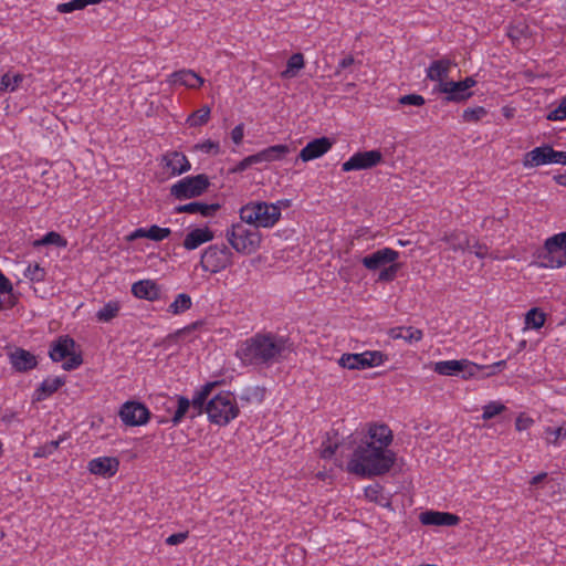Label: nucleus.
Listing matches in <instances>:
<instances>
[{
  "label": "nucleus",
  "instance_id": "obj_33",
  "mask_svg": "<svg viewBox=\"0 0 566 566\" xmlns=\"http://www.w3.org/2000/svg\"><path fill=\"white\" fill-rule=\"evenodd\" d=\"M441 240L449 244V248L454 252L465 251L470 248V238L468 233L463 231H453L444 234Z\"/></svg>",
  "mask_w": 566,
  "mask_h": 566
},
{
  "label": "nucleus",
  "instance_id": "obj_12",
  "mask_svg": "<svg viewBox=\"0 0 566 566\" xmlns=\"http://www.w3.org/2000/svg\"><path fill=\"white\" fill-rule=\"evenodd\" d=\"M120 420L128 427L143 426L148 422L150 411L138 401H126L119 409Z\"/></svg>",
  "mask_w": 566,
  "mask_h": 566
},
{
  "label": "nucleus",
  "instance_id": "obj_35",
  "mask_svg": "<svg viewBox=\"0 0 566 566\" xmlns=\"http://www.w3.org/2000/svg\"><path fill=\"white\" fill-rule=\"evenodd\" d=\"M382 485L374 483L365 488V496L370 502L388 507L390 506V501L382 495Z\"/></svg>",
  "mask_w": 566,
  "mask_h": 566
},
{
  "label": "nucleus",
  "instance_id": "obj_4",
  "mask_svg": "<svg viewBox=\"0 0 566 566\" xmlns=\"http://www.w3.org/2000/svg\"><path fill=\"white\" fill-rule=\"evenodd\" d=\"M240 218L256 229L271 228L280 220L281 209L274 203L249 202L240 209Z\"/></svg>",
  "mask_w": 566,
  "mask_h": 566
},
{
  "label": "nucleus",
  "instance_id": "obj_51",
  "mask_svg": "<svg viewBox=\"0 0 566 566\" xmlns=\"http://www.w3.org/2000/svg\"><path fill=\"white\" fill-rule=\"evenodd\" d=\"M59 444H60V440H52V441L39 447L34 452V457H36V458L48 457V455L52 454L59 448Z\"/></svg>",
  "mask_w": 566,
  "mask_h": 566
},
{
  "label": "nucleus",
  "instance_id": "obj_22",
  "mask_svg": "<svg viewBox=\"0 0 566 566\" xmlns=\"http://www.w3.org/2000/svg\"><path fill=\"white\" fill-rule=\"evenodd\" d=\"M163 163L174 176L185 174L191 168L186 155L176 150L166 153L163 156Z\"/></svg>",
  "mask_w": 566,
  "mask_h": 566
},
{
  "label": "nucleus",
  "instance_id": "obj_39",
  "mask_svg": "<svg viewBox=\"0 0 566 566\" xmlns=\"http://www.w3.org/2000/svg\"><path fill=\"white\" fill-rule=\"evenodd\" d=\"M210 107L203 106L200 109L193 112L189 117L187 118V123L191 127L202 126L208 123L210 118Z\"/></svg>",
  "mask_w": 566,
  "mask_h": 566
},
{
  "label": "nucleus",
  "instance_id": "obj_57",
  "mask_svg": "<svg viewBox=\"0 0 566 566\" xmlns=\"http://www.w3.org/2000/svg\"><path fill=\"white\" fill-rule=\"evenodd\" d=\"M244 137V125L241 123L237 125L231 132V139L234 144L239 145L242 143Z\"/></svg>",
  "mask_w": 566,
  "mask_h": 566
},
{
  "label": "nucleus",
  "instance_id": "obj_60",
  "mask_svg": "<svg viewBox=\"0 0 566 566\" xmlns=\"http://www.w3.org/2000/svg\"><path fill=\"white\" fill-rule=\"evenodd\" d=\"M203 325V322L202 321H197V322H193L191 324H189L188 326L179 329L177 332L178 335H182V334H189L191 333L192 331H196L198 329L199 327H201Z\"/></svg>",
  "mask_w": 566,
  "mask_h": 566
},
{
  "label": "nucleus",
  "instance_id": "obj_5",
  "mask_svg": "<svg viewBox=\"0 0 566 566\" xmlns=\"http://www.w3.org/2000/svg\"><path fill=\"white\" fill-rule=\"evenodd\" d=\"M206 412L212 423L228 424L239 415L235 396L230 391H222L213 396L206 406Z\"/></svg>",
  "mask_w": 566,
  "mask_h": 566
},
{
  "label": "nucleus",
  "instance_id": "obj_9",
  "mask_svg": "<svg viewBox=\"0 0 566 566\" xmlns=\"http://www.w3.org/2000/svg\"><path fill=\"white\" fill-rule=\"evenodd\" d=\"M233 253L224 244H212L201 254L200 265L203 271L218 273L232 264Z\"/></svg>",
  "mask_w": 566,
  "mask_h": 566
},
{
  "label": "nucleus",
  "instance_id": "obj_20",
  "mask_svg": "<svg viewBox=\"0 0 566 566\" xmlns=\"http://www.w3.org/2000/svg\"><path fill=\"white\" fill-rule=\"evenodd\" d=\"M437 91L446 94V102H464L472 96V92H467L458 81H448L438 84Z\"/></svg>",
  "mask_w": 566,
  "mask_h": 566
},
{
  "label": "nucleus",
  "instance_id": "obj_40",
  "mask_svg": "<svg viewBox=\"0 0 566 566\" xmlns=\"http://www.w3.org/2000/svg\"><path fill=\"white\" fill-rule=\"evenodd\" d=\"M118 312L119 304L117 302H108L96 313V317L99 322H109L117 316Z\"/></svg>",
  "mask_w": 566,
  "mask_h": 566
},
{
  "label": "nucleus",
  "instance_id": "obj_8",
  "mask_svg": "<svg viewBox=\"0 0 566 566\" xmlns=\"http://www.w3.org/2000/svg\"><path fill=\"white\" fill-rule=\"evenodd\" d=\"M210 186L207 175L200 174L180 179L170 187V195L178 200H186L201 196Z\"/></svg>",
  "mask_w": 566,
  "mask_h": 566
},
{
  "label": "nucleus",
  "instance_id": "obj_54",
  "mask_svg": "<svg viewBox=\"0 0 566 566\" xmlns=\"http://www.w3.org/2000/svg\"><path fill=\"white\" fill-rule=\"evenodd\" d=\"M399 103L402 105L421 106L424 104V98L418 94H408L399 98Z\"/></svg>",
  "mask_w": 566,
  "mask_h": 566
},
{
  "label": "nucleus",
  "instance_id": "obj_13",
  "mask_svg": "<svg viewBox=\"0 0 566 566\" xmlns=\"http://www.w3.org/2000/svg\"><path fill=\"white\" fill-rule=\"evenodd\" d=\"M382 161L380 150H366L354 154L342 165L343 171L366 170L376 167Z\"/></svg>",
  "mask_w": 566,
  "mask_h": 566
},
{
  "label": "nucleus",
  "instance_id": "obj_43",
  "mask_svg": "<svg viewBox=\"0 0 566 566\" xmlns=\"http://www.w3.org/2000/svg\"><path fill=\"white\" fill-rule=\"evenodd\" d=\"M544 432L547 443L556 447L559 446V439L566 438V429L564 428V426H560L558 428L547 427Z\"/></svg>",
  "mask_w": 566,
  "mask_h": 566
},
{
  "label": "nucleus",
  "instance_id": "obj_50",
  "mask_svg": "<svg viewBox=\"0 0 566 566\" xmlns=\"http://www.w3.org/2000/svg\"><path fill=\"white\" fill-rule=\"evenodd\" d=\"M546 118L548 120H563L566 119V96H564L559 103V105L551 111Z\"/></svg>",
  "mask_w": 566,
  "mask_h": 566
},
{
  "label": "nucleus",
  "instance_id": "obj_58",
  "mask_svg": "<svg viewBox=\"0 0 566 566\" xmlns=\"http://www.w3.org/2000/svg\"><path fill=\"white\" fill-rule=\"evenodd\" d=\"M533 419L528 417H523L522 415L516 418L515 428L517 431H523L528 429L533 424Z\"/></svg>",
  "mask_w": 566,
  "mask_h": 566
},
{
  "label": "nucleus",
  "instance_id": "obj_41",
  "mask_svg": "<svg viewBox=\"0 0 566 566\" xmlns=\"http://www.w3.org/2000/svg\"><path fill=\"white\" fill-rule=\"evenodd\" d=\"M189 410H190V400L184 396H177V409L171 418V422L175 426L180 423Z\"/></svg>",
  "mask_w": 566,
  "mask_h": 566
},
{
  "label": "nucleus",
  "instance_id": "obj_24",
  "mask_svg": "<svg viewBox=\"0 0 566 566\" xmlns=\"http://www.w3.org/2000/svg\"><path fill=\"white\" fill-rule=\"evenodd\" d=\"M213 238V232L209 228H196L186 234L182 245L186 250L190 251L211 241Z\"/></svg>",
  "mask_w": 566,
  "mask_h": 566
},
{
  "label": "nucleus",
  "instance_id": "obj_21",
  "mask_svg": "<svg viewBox=\"0 0 566 566\" xmlns=\"http://www.w3.org/2000/svg\"><path fill=\"white\" fill-rule=\"evenodd\" d=\"M454 65L455 63L448 57L434 60L427 70V78L438 82V84L447 83L448 81L446 80L449 76L451 67Z\"/></svg>",
  "mask_w": 566,
  "mask_h": 566
},
{
  "label": "nucleus",
  "instance_id": "obj_30",
  "mask_svg": "<svg viewBox=\"0 0 566 566\" xmlns=\"http://www.w3.org/2000/svg\"><path fill=\"white\" fill-rule=\"evenodd\" d=\"M65 379L63 377L46 378L42 381L40 387L34 392V400L42 401L54 392H56L63 385Z\"/></svg>",
  "mask_w": 566,
  "mask_h": 566
},
{
  "label": "nucleus",
  "instance_id": "obj_18",
  "mask_svg": "<svg viewBox=\"0 0 566 566\" xmlns=\"http://www.w3.org/2000/svg\"><path fill=\"white\" fill-rule=\"evenodd\" d=\"M221 209L220 203H206L201 201H192L186 205L177 206L175 213H199L205 218L213 217Z\"/></svg>",
  "mask_w": 566,
  "mask_h": 566
},
{
  "label": "nucleus",
  "instance_id": "obj_15",
  "mask_svg": "<svg viewBox=\"0 0 566 566\" xmlns=\"http://www.w3.org/2000/svg\"><path fill=\"white\" fill-rule=\"evenodd\" d=\"M333 146L328 137L315 138L300 151L298 158L303 161H310L325 155Z\"/></svg>",
  "mask_w": 566,
  "mask_h": 566
},
{
  "label": "nucleus",
  "instance_id": "obj_37",
  "mask_svg": "<svg viewBox=\"0 0 566 566\" xmlns=\"http://www.w3.org/2000/svg\"><path fill=\"white\" fill-rule=\"evenodd\" d=\"M192 305L190 295L180 293L176 296L175 301L168 306V312L174 315H179L188 311Z\"/></svg>",
  "mask_w": 566,
  "mask_h": 566
},
{
  "label": "nucleus",
  "instance_id": "obj_55",
  "mask_svg": "<svg viewBox=\"0 0 566 566\" xmlns=\"http://www.w3.org/2000/svg\"><path fill=\"white\" fill-rule=\"evenodd\" d=\"M475 256L479 259H484L488 255L489 248L484 243H480L479 241H474L473 244L470 243L469 248Z\"/></svg>",
  "mask_w": 566,
  "mask_h": 566
},
{
  "label": "nucleus",
  "instance_id": "obj_1",
  "mask_svg": "<svg viewBox=\"0 0 566 566\" xmlns=\"http://www.w3.org/2000/svg\"><path fill=\"white\" fill-rule=\"evenodd\" d=\"M287 339L272 333H258L241 343L237 356L243 365L270 366L283 358Z\"/></svg>",
  "mask_w": 566,
  "mask_h": 566
},
{
  "label": "nucleus",
  "instance_id": "obj_6",
  "mask_svg": "<svg viewBox=\"0 0 566 566\" xmlns=\"http://www.w3.org/2000/svg\"><path fill=\"white\" fill-rule=\"evenodd\" d=\"M76 343L69 335L60 336L50 346V358L53 361L64 360L62 367L64 370H74L83 364L81 352H75Z\"/></svg>",
  "mask_w": 566,
  "mask_h": 566
},
{
  "label": "nucleus",
  "instance_id": "obj_38",
  "mask_svg": "<svg viewBox=\"0 0 566 566\" xmlns=\"http://www.w3.org/2000/svg\"><path fill=\"white\" fill-rule=\"evenodd\" d=\"M546 321V315L539 308L534 307L531 308L525 315V324L527 327L539 329L544 326Z\"/></svg>",
  "mask_w": 566,
  "mask_h": 566
},
{
  "label": "nucleus",
  "instance_id": "obj_23",
  "mask_svg": "<svg viewBox=\"0 0 566 566\" xmlns=\"http://www.w3.org/2000/svg\"><path fill=\"white\" fill-rule=\"evenodd\" d=\"M134 296L147 301H156L160 297V287L151 280H142L133 284Z\"/></svg>",
  "mask_w": 566,
  "mask_h": 566
},
{
  "label": "nucleus",
  "instance_id": "obj_36",
  "mask_svg": "<svg viewBox=\"0 0 566 566\" xmlns=\"http://www.w3.org/2000/svg\"><path fill=\"white\" fill-rule=\"evenodd\" d=\"M304 67V56L302 53H294L286 63V69L281 73L283 78L296 76L297 72Z\"/></svg>",
  "mask_w": 566,
  "mask_h": 566
},
{
  "label": "nucleus",
  "instance_id": "obj_29",
  "mask_svg": "<svg viewBox=\"0 0 566 566\" xmlns=\"http://www.w3.org/2000/svg\"><path fill=\"white\" fill-rule=\"evenodd\" d=\"M18 303V297L13 293L12 283L0 271V311L10 310Z\"/></svg>",
  "mask_w": 566,
  "mask_h": 566
},
{
  "label": "nucleus",
  "instance_id": "obj_11",
  "mask_svg": "<svg viewBox=\"0 0 566 566\" xmlns=\"http://www.w3.org/2000/svg\"><path fill=\"white\" fill-rule=\"evenodd\" d=\"M546 164L566 165V151H558L549 145H543L526 153L523 159L524 167H537Z\"/></svg>",
  "mask_w": 566,
  "mask_h": 566
},
{
  "label": "nucleus",
  "instance_id": "obj_59",
  "mask_svg": "<svg viewBox=\"0 0 566 566\" xmlns=\"http://www.w3.org/2000/svg\"><path fill=\"white\" fill-rule=\"evenodd\" d=\"M355 63V59L352 55H348L339 61L337 69L335 71V75H339L342 70H345L349 66H352Z\"/></svg>",
  "mask_w": 566,
  "mask_h": 566
},
{
  "label": "nucleus",
  "instance_id": "obj_46",
  "mask_svg": "<svg viewBox=\"0 0 566 566\" xmlns=\"http://www.w3.org/2000/svg\"><path fill=\"white\" fill-rule=\"evenodd\" d=\"M24 276L32 282H42L45 277V271L38 263L29 264L24 271Z\"/></svg>",
  "mask_w": 566,
  "mask_h": 566
},
{
  "label": "nucleus",
  "instance_id": "obj_61",
  "mask_svg": "<svg viewBox=\"0 0 566 566\" xmlns=\"http://www.w3.org/2000/svg\"><path fill=\"white\" fill-rule=\"evenodd\" d=\"M336 449H337V444H335V446H331V444H329V446L325 447V448L322 450V454H321V455H322V458H324V459H329V458H332V457L335 454Z\"/></svg>",
  "mask_w": 566,
  "mask_h": 566
},
{
  "label": "nucleus",
  "instance_id": "obj_2",
  "mask_svg": "<svg viewBox=\"0 0 566 566\" xmlns=\"http://www.w3.org/2000/svg\"><path fill=\"white\" fill-rule=\"evenodd\" d=\"M395 461L394 451L377 448L374 442H366L355 449L347 469L359 476L370 478L387 473Z\"/></svg>",
  "mask_w": 566,
  "mask_h": 566
},
{
  "label": "nucleus",
  "instance_id": "obj_16",
  "mask_svg": "<svg viewBox=\"0 0 566 566\" xmlns=\"http://www.w3.org/2000/svg\"><path fill=\"white\" fill-rule=\"evenodd\" d=\"M423 525L454 526L460 523V517L449 512L426 511L419 515Z\"/></svg>",
  "mask_w": 566,
  "mask_h": 566
},
{
  "label": "nucleus",
  "instance_id": "obj_63",
  "mask_svg": "<svg viewBox=\"0 0 566 566\" xmlns=\"http://www.w3.org/2000/svg\"><path fill=\"white\" fill-rule=\"evenodd\" d=\"M546 478H547L546 472L538 473L537 475L532 478V480L530 481V484L537 485V484L542 483Z\"/></svg>",
  "mask_w": 566,
  "mask_h": 566
},
{
  "label": "nucleus",
  "instance_id": "obj_64",
  "mask_svg": "<svg viewBox=\"0 0 566 566\" xmlns=\"http://www.w3.org/2000/svg\"><path fill=\"white\" fill-rule=\"evenodd\" d=\"M554 180L560 185L566 187V172L565 174H558L554 176Z\"/></svg>",
  "mask_w": 566,
  "mask_h": 566
},
{
  "label": "nucleus",
  "instance_id": "obj_52",
  "mask_svg": "<svg viewBox=\"0 0 566 566\" xmlns=\"http://www.w3.org/2000/svg\"><path fill=\"white\" fill-rule=\"evenodd\" d=\"M483 368V366L465 360V367L463 366V370L460 373H462L464 379H469L475 377Z\"/></svg>",
  "mask_w": 566,
  "mask_h": 566
},
{
  "label": "nucleus",
  "instance_id": "obj_48",
  "mask_svg": "<svg viewBox=\"0 0 566 566\" xmlns=\"http://www.w3.org/2000/svg\"><path fill=\"white\" fill-rule=\"evenodd\" d=\"M400 269L398 263H389L387 268H384L378 275V281L380 282H391L396 279L397 273Z\"/></svg>",
  "mask_w": 566,
  "mask_h": 566
},
{
  "label": "nucleus",
  "instance_id": "obj_42",
  "mask_svg": "<svg viewBox=\"0 0 566 566\" xmlns=\"http://www.w3.org/2000/svg\"><path fill=\"white\" fill-rule=\"evenodd\" d=\"M54 244L56 247H66V240L57 232L51 231L46 233L42 239L34 241V247Z\"/></svg>",
  "mask_w": 566,
  "mask_h": 566
},
{
  "label": "nucleus",
  "instance_id": "obj_45",
  "mask_svg": "<svg viewBox=\"0 0 566 566\" xmlns=\"http://www.w3.org/2000/svg\"><path fill=\"white\" fill-rule=\"evenodd\" d=\"M488 114L486 109L482 106L467 108L463 111L462 118L465 123H476Z\"/></svg>",
  "mask_w": 566,
  "mask_h": 566
},
{
  "label": "nucleus",
  "instance_id": "obj_17",
  "mask_svg": "<svg viewBox=\"0 0 566 566\" xmlns=\"http://www.w3.org/2000/svg\"><path fill=\"white\" fill-rule=\"evenodd\" d=\"M12 367L19 373H27L36 367V357L29 350L17 347L9 354Z\"/></svg>",
  "mask_w": 566,
  "mask_h": 566
},
{
  "label": "nucleus",
  "instance_id": "obj_27",
  "mask_svg": "<svg viewBox=\"0 0 566 566\" xmlns=\"http://www.w3.org/2000/svg\"><path fill=\"white\" fill-rule=\"evenodd\" d=\"M169 78L171 83H178L188 88H199L205 82V80L192 70L176 71L170 75Z\"/></svg>",
  "mask_w": 566,
  "mask_h": 566
},
{
  "label": "nucleus",
  "instance_id": "obj_47",
  "mask_svg": "<svg viewBox=\"0 0 566 566\" xmlns=\"http://www.w3.org/2000/svg\"><path fill=\"white\" fill-rule=\"evenodd\" d=\"M505 409H506V407L503 403L492 401V402L488 403L486 406H484L482 418L484 420H490V419L494 418L495 416L500 415L501 412H503Z\"/></svg>",
  "mask_w": 566,
  "mask_h": 566
},
{
  "label": "nucleus",
  "instance_id": "obj_56",
  "mask_svg": "<svg viewBox=\"0 0 566 566\" xmlns=\"http://www.w3.org/2000/svg\"><path fill=\"white\" fill-rule=\"evenodd\" d=\"M187 538H188V532H180V533L171 534L170 536H168L166 538L165 542L167 545L174 546V545H178V544L185 542Z\"/></svg>",
  "mask_w": 566,
  "mask_h": 566
},
{
  "label": "nucleus",
  "instance_id": "obj_31",
  "mask_svg": "<svg viewBox=\"0 0 566 566\" xmlns=\"http://www.w3.org/2000/svg\"><path fill=\"white\" fill-rule=\"evenodd\" d=\"M291 149L287 145H273L268 148L262 149L256 153V158L259 164L261 163H272L276 160L283 159L287 154H290Z\"/></svg>",
  "mask_w": 566,
  "mask_h": 566
},
{
  "label": "nucleus",
  "instance_id": "obj_32",
  "mask_svg": "<svg viewBox=\"0 0 566 566\" xmlns=\"http://www.w3.org/2000/svg\"><path fill=\"white\" fill-rule=\"evenodd\" d=\"M388 335L392 339H403L407 343L419 342L423 337V333L419 328H415L412 326L403 327H392L389 329Z\"/></svg>",
  "mask_w": 566,
  "mask_h": 566
},
{
  "label": "nucleus",
  "instance_id": "obj_28",
  "mask_svg": "<svg viewBox=\"0 0 566 566\" xmlns=\"http://www.w3.org/2000/svg\"><path fill=\"white\" fill-rule=\"evenodd\" d=\"M217 382H209L206 384L195 395L192 400L190 401V407L192 408L193 412L190 415V418H195L196 416L201 415L202 412H206V406L208 401L210 400V395L212 389Z\"/></svg>",
  "mask_w": 566,
  "mask_h": 566
},
{
  "label": "nucleus",
  "instance_id": "obj_3",
  "mask_svg": "<svg viewBox=\"0 0 566 566\" xmlns=\"http://www.w3.org/2000/svg\"><path fill=\"white\" fill-rule=\"evenodd\" d=\"M226 238L230 245L243 255L255 253L262 242V234L255 227H247L243 223H234L227 229Z\"/></svg>",
  "mask_w": 566,
  "mask_h": 566
},
{
  "label": "nucleus",
  "instance_id": "obj_7",
  "mask_svg": "<svg viewBox=\"0 0 566 566\" xmlns=\"http://www.w3.org/2000/svg\"><path fill=\"white\" fill-rule=\"evenodd\" d=\"M538 258L545 268L558 269L566 265V232L547 238Z\"/></svg>",
  "mask_w": 566,
  "mask_h": 566
},
{
  "label": "nucleus",
  "instance_id": "obj_53",
  "mask_svg": "<svg viewBox=\"0 0 566 566\" xmlns=\"http://www.w3.org/2000/svg\"><path fill=\"white\" fill-rule=\"evenodd\" d=\"M195 149L201 150V151H205L208 154L212 153V154L217 155L220 150V146H219V143L208 139V140H205L203 143L197 144L195 146Z\"/></svg>",
  "mask_w": 566,
  "mask_h": 566
},
{
  "label": "nucleus",
  "instance_id": "obj_62",
  "mask_svg": "<svg viewBox=\"0 0 566 566\" xmlns=\"http://www.w3.org/2000/svg\"><path fill=\"white\" fill-rule=\"evenodd\" d=\"M459 82L461 83L462 87L467 92H470L469 90L476 84V81L473 77H471V76L465 77L463 81H459Z\"/></svg>",
  "mask_w": 566,
  "mask_h": 566
},
{
  "label": "nucleus",
  "instance_id": "obj_10",
  "mask_svg": "<svg viewBox=\"0 0 566 566\" xmlns=\"http://www.w3.org/2000/svg\"><path fill=\"white\" fill-rule=\"evenodd\" d=\"M388 359L387 355L379 350H367L360 354H343L338 364L347 369H366L379 366Z\"/></svg>",
  "mask_w": 566,
  "mask_h": 566
},
{
  "label": "nucleus",
  "instance_id": "obj_14",
  "mask_svg": "<svg viewBox=\"0 0 566 566\" xmlns=\"http://www.w3.org/2000/svg\"><path fill=\"white\" fill-rule=\"evenodd\" d=\"M399 253L390 248H384L380 250H377L376 252L368 254L363 258L361 263L363 265L370 270L375 271L378 270L386 264L396 262L398 259Z\"/></svg>",
  "mask_w": 566,
  "mask_h": 566
},
{
  "label": "nucleus",
  "instance_id": "obj_26",
  "mask_svg": "<svg viewBox=\"0 0 566 566\" xmlns=\"http://www.w3.org/2000/svg\"><path fill=\"white\" fill-rule=\"evenodd\" d=\"M369 442H374V446L388 450V446L392 442V431L387 424H373L369 428Z\"/></svg>",
  "mask_w": 566,
  "mask_h": 566
},
{
  "label": "nucleus",
  "instance_id": "obj_44",
  "mask_svg": "<svg viewBox=\"0 0 566 566\" xmlns=\"http://www.w3.org/2000/svg\"><path fill=\"white\" fill-rule=\"evenodd\" d=\"M23 81V75L6 73L1 77V91H14Z\"/></svg>",
  "mask_w": 566,
  "mask_h": 566
},
{
  "label": "nucleus",
  "instance_id": "obj_25",
  "mask_svg": "<svg viewBox=\"0 0 566 566\" xmlns=\"http://www.w3.org/2000/svg\"><path fill=\"white\" fill-rule=\"evenodd\" d=\"M171 233L169 228H161L157 224H153L149 229L138 228L133 231L128 237V241H134L139 238H147L149 240L159 242L168 238Z\"/></svg>",
  "mask_w": 566,
  "mask_h": 566
},
{
  "label": "nucleus",
  "instance_id": "obj_19",
  "mask_svg": "<svg viewBox=\"0 0 566 566\" xmlns=\"http://www.w3.org/2000/svg\"><path fill=\"white\" fill-rule=\"evenodd\" d=\"M119 462L116 458L103 457L90 461L88 470L92 474L113 476L118 471Z\"/></svg>",
  "mask_w": 566,
  "mask_h": 566
},
{
  "label": "nucleus",
  "instance_id": "obj_49",
  "mask_svg": "<svg viewBox=\"0 0 566 566\" xmlns=\"http://www.w3.org/2000/svg\"><path fill=\"white\" fill-rule=\"evenodd\" d=\"M256 164H259V161H258L256 155L253 154V155H250V156L243 158L241 161H239L233 168L230 169V172L239 174Z\"/></svg>",
  "mask_w": 566,
  "mask_h": 566
},
{
  "label": "nucleus",
  "instance_id": "obj_34",
  "mask_svg": "<svg viewBox=\"0 0 566 566\" xmlns=\"http://www.w3.org/2000/svg\"><path fill=\"white\" fill-rule=\"evenodd\" d=\"M465 367V359L462 360H442L434 364L433 370L439 375H458Z\"/></svg>",
  "mask_w": 566,
  "mask_h": 566
}]
</instances>
